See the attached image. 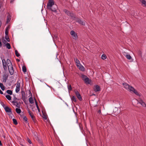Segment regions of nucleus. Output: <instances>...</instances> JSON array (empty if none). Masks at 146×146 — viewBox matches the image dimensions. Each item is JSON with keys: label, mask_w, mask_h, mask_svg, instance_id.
Masks as SVG:
<instances>
[{"label": "nucleus", "mask_w": 146, "mask_h": 146, "mask_svg": "<svg viewBox=\"0 0 146 146\" xmlns=\"http://www.w3.org/2000/svg\"><path fill=\"white\" fill-rule=\"evenodd\" d=\"M63 11L67 15L70 17L72 19L75 20L77 17L75 14L72 11L70 12L66 9H64Z\"/></svg>", "instance_id": "nucleus-1"}, {"label": "nucleus", "mask_w": 146, "mask_h": 146, "mask_svg": "<svg viewBox=\"0 0 146 146\" xmlns=\"http://www.w3.org/2000/svg\"><path fill=\"white\" fill-rule=\"evenodd\" d=\"M123 86L127 90H128L131 92L132 89H133V87L132 86H131L128 84L126 83H123Z\"/></svg>", "instance_id": "nucleus-2"}, {"label": "nucleus", "mask_w": 146, "mask_h": 146, "mask_svg": "<svg viewBox=\"0 0 146 146\" xmlns=\"http://www.w3.org/2000/svg\"><path fill=\"white\" fill-rule=\"evenodd\" d=\"M7 66L10 75H13V74L14 71L12 64L9 65Z\"/></svg>", "instance_id": "nucleus-3"}, {"label": "nucleus", "mask_w": 146, "mask_h": 146, "mask_svg": "<svg viewBox=\"0 0 146 146\" xmlns=\"http://www.w3.org/2000/svg\"><path fill=\"white\" fill-rule=\"evenodd\" d=\"M54 3L53 0H49L47 4V8H50V7H52L53 5H54Z\"/></svg>", "instance_id": "nucleus-4"}, {"label": "nucleus", "mask_w": 146, "mask_h": 146, "mask_svg": "<svg viewBox=\"0 0 146 146\" xmlns=\"http://www.w3.org/2000/svg\"><path fill=\"white\" fill-rule=\"evenodd\" d=\"M22 99L23 101L25 103L26 101V99L27 98V94L26 95L24 91H22L21 92Z\"/></svg>", "instance_id": "nucleus-5"}, {"label": "nucleus", "mask_w": 146, "mask_h": 146, "mask_svg": "<svg viewBox=\"0 0 146 146\" xmlns=\"http://www.w3.org/2000/svg\"><path fill=\"white\" fill-rule=\"evenodd\" d=\"M74 20L76 21V22L78 23L79 24L83 25H85V23L84 21H82L79 18L76 17Z\"/></svg>", "instance_id": "nucleus-6"}, {"label": "nucleus", "mask_w": 146, "mask_h": 146, "mask_svg": "<svg viewBox=\"0 0 146 146\" xmlns=\"http://www.w3.org/2000/svg\"><path fill=\"white\" fill-rule=\"evenodd\" d=\"M21 82L18 81L17 82L15 92L16 93H18L20 91V87Z\"/></svg>", "instance_id": "nucleus-7"}, {"label": "nucleus", "mask_w": 146, "mask_h": 146, "mask_svg": "<svg viewBox=\"0 0 146 146\" xmlns=\"http://www.w3.org/2000/svg\"><path fill=\"white\" fill-rule=\"evenodd\" d=\"M28 112L29 113V115L31 117L32 120L33 121L34 123H36V120L35 118V117L34 115L33 114V113L31 112L29 110H28Z\"/></svg>", "instance_id": "nucleus-8"}, {"label": "nucleus", "mask_w": 146, "mask_h": 146, "mask_svg": "<svg viewBox=\"0 0 146 146\" xmlns=\"http://www.w3.org/2000/svg\"><path fill=\"white\" fill-rule=\"evenodd\" d=\"M74 92L78 100L80 101H82V98L79 92L77 90H74Z\"/></svg>", "instance_id": "nucleus-9"}, {"label": "nucleus", "mask_w": 146, "mask_h": 146, "mask_svg": "<svg viewBox=\"0 0 146 146\" xmlns=\"http://www.w3.org/2000/svg\"><path fill=\"white\" fill-rule=\"evenodd\" d=\"M70 34L74 39H77L78 37L77 35L74 31H72L70 32Z\"/></svg>", "instance_id": "nucleus-10"}, {"label": "nucleus", "mask_w": 146, "mask_h": 146, "mask_svg": "<svg viewBox=\"0 0 146 146\" xmlns=\"http://www.w3.org/2000/svg\"><path fill=\"white\" fill-rule=\"evenodd\" d=\"M57 8V6L56 5H53L52 7H50V8H48V9L52 11L56 12V10Z\"/></svg>", "instance_id": "nucleus-11"}, {"label": "nucleus", "mask_w": 146, "mask_h": 146, "mask_svg": "<svg viewBox=\"0 0 146 146\" xmlns=\"http://www.w3.org/2000/svg\"><path fill=\"white\" fill-rule=\"evenodd\" d=\"M137 101L138 103L141 104L144 107H145L146 106V104L140 98L138 100H137Z\"/></svg>", "instance_id": "nucleus-12"}, {"label": "nucleus", "mask_w": 146, "mask_h": 146, "mask_svg": "<svg viewBox=\"0 0 146 146\" xmlns=\"http://www.w3.org/2000/svg\"><path fill=\"white\" fill-rule=\"evenodd\" d=\"M29 94H30V96H31L29 98V101L30 103L33 104L34 102V101L33 98L32 97V94L31 91L30 90L29 91Z\"/></svg>", "instance_id": "nucleus-13"}, {"label": "nucleus", "mask_w": 146, "mask_h": 146, "mask_svg": "<svg viewBox=\"0 0 146 146\" xmlns=\"http://www.w3.org/2000/svg\"><path fill=\"white\" fill-rule=\"evenodd\" d=\"M94 89L95 92H99L101 90L100 86L98 85H96L94 87Z\"/></svg>", "instance_id": "nucleus-14"}, {"label": "nucleus", "mask_w": 146, "mask_h": 146, "mask_svg": "<svg viewBox=\"0 0 146 146\" xmlns=\"http://www.w3.org/2000/svg\"><path fill=\"white\" fill-rule=\"evenodd\" d=\"M4 109L7 113H10L11 114H12V112L11 108H9L8 106H7Z\"/></svg>", "instance_id": "nucleus-15"}, {"label": "nucleus", "mask_w": 146, "mask_h": 146, "mask_svg": "<svg viewBox=\"0 0 146 146\" xmlns=\"http://www.w3.org/2000/svg\"><path fill=\"white\" fill-rule=\"evenodd\" d=\"M127 53L124 52L123 54V55L125 56L126 58L129 60H131L132 61V58L129 54H127Z\"/></svg>", "instance_id": "nucleus-16"}, {"label": "nucleus", "mask_w": 146, "mask_h": 146, "mask_svg": "<svg viewBox=\"0 0 146 146\" xmlns=\"http://www.w3.org/2000/svg\"><path fill=\"white\" fill-rule=\"evenodd\" d=\"M140 1L142 3V6L146 7V1L145 0H140Z\"/></svg>", "instance_id": "nucleus-17"}, {"label": "nucleus", "mask_w": 146, "mask_h": 146, "mask_svg": "<svg viewBox=\"0 0 146 146\" xmlns=\"http://www.w3.org/2000/svg\"><path fill=\"white\" fill-rule=\"evenodd\" d=\"M84 81L86 84H90V83L91 82V80L88 77L86 79H85V80Z\"/></svg>", "instance_id": "nucleus-18"}, {"label": "nucleus", "mask_w": 146, "mask_h": 146, "mask_svg": "<svg viewBox=\"0 0 146 146\" xmlns=\"http://www.w3.org/2000/svg\"><path fill=\"white\" fill-rule=\"evenodd\" d=\"M134 92L135 94L137 95L138 96H140L139 94L138 93V92L133 88V89H132V90H131V92Z\"/></svg>", "instance_id": "nucleus-19"}, {"label": "nucleus", "mask_w": 146, "mask_h": 146, "mask_svg": "<svg viewBox=\"0 0 146 146\" xmlns=\"http://www.w3.org/2000/svg\"><path fill=\"white\" fill-rule=\"evenodd\" d=\"M7 23H8L10 21L11 19V17L10 15H8L7 17Z\"/></svg>", "instance_id": "nucleus-20"}, {"label": "nucleus", "mask_w": 146, "mask_h": 146, "mask_svg": "<svg viewBox=\"0 0 146 146\" xmlns=\"http://www.w3.org/2000/svg\"><path fill=\"white\" fill-rule=\"evenodd\" d=\"M9 76L8 74H3V78L7 79Z\"/></svg>", "instance_id": "nucleus-21"}, {"label": "nucleus", "mask_w": 146, "mask_h": 146, "mask_svg": "<svg viewBox=\"0 0 146 146\" xmlns=\"http://www.w3.org/2000/svg\"><path fill=\"white\" fill-rule=\"evenodd\" d=\"M78 68H79L80 70L83 71H84L85 70L84 68L82 65H80Z\"/></svg>", "instance_id": "nucleus-22"}, {"label": "nucleus", "mask_w": 146, "mask_h": 146, "mask_svg": "<svg viewBox=\"0 0 146 146\" xmlns=\"http://www.w3.org/2000/svg\"><path fill=\"white\" fill-rule=\"evenodd\" d=\"M15 110L17 113L18 114L20 113L21 112V110L19 108H16L15 109Z\"/></svg>", "instance_id": "nucleus-23"}, {"label": "nucleus", "mask_w": 146, "mask_h": 146, "mask_svg": "<svg viewBox=\"0 0 146 146\" xmlns=\"http://www.w3.org/2000/svg\"><path fill=\"white\" fill-rule=\"evenodd\" d=\"M0 87L1 89L3 91L5 89V88L3 84L2 83H0Z\"/></svg>", "instance_id": "nucleus-24"}, {"label": "nucleus", "mask_w": 146, "mask_h": 146, "mask_svg": "<svg viewBox=\"0 0 146 146\" xmlns=\"http://www.w3.org/2000/svg\"><path fill=\"white\" fill-rule=\"evenodd\" d=\"M71 99L72 102H76V97L74 96H72L71 98Z\"/></svg>", "instance_id": "nucleus-25"}, {"label": "nucleus", "mask_w": 146, "mask_h": 146, "mask_svg": "<svg viewBox=\"0 0 146 146\" xmlns=\"http://www.w3.org/2000/svg\"><path fill=\"white\" fill-rule=\"evenodd\" d=\"M6 62L7 63V66L8 65H9L11 64H12L11 61L9 59H7V60Z\"/></svg>", "instance_id": "nucleus-26"}, {"label": "nucleus", "mask_w": 146, "mask_h": 146, "mask_svg": "<svg viewBox=\"0 0 146 146\" xmlns=\"http://www.w3.org/2000/svg\"><path fill=\"white\" fill-rule=\"evenodd\" d=\"M6 92L8 94L11 95L13 94V92L12 90H7V91Z\"/></svg>", "instance_id": "nucleus-27"}, {"label": "nucleus", "mask_w": 146, "mask_h": 146, "mask_svg": "<svg viewBox=\"0 0 146 146\" xmlns=\"http://www.w3.org/2000/svg\"><path fill=\"white\" fill-rule=\"evenodd\" d=\"M35 104H36V108H37L38 110V111H40V109H39V107L38 106L37 102L36 101V100L35 98Z\"/></svg>", "instance_id": "nucleus-28"}, {"label": "nucleus", "mask_w": 146, "mask_h": 146, "mask_svg": "<svg viewBox=\"0 0 146 146\" xmlns=\"http://www.w3.org/2000/svg\"><path fill=\"white\" fill-rule=\"evenodd\" d=\"M23 71L25 73L26 72V68L25 66H22Z\"/></svg>", "instance_id": "nucleus-29"}, {"label": "nucleus", "mask_w": 146, "mask_h": 146, "mask_svg": "<svg viewBox=\"0 0 146 146\" xmlns=\"http://www.w3.org/2000/svg\"><path fill=\"white\" fill-rule=\"evenodd\" d=\"M5 46H6L7 48L8 49H10L11 48L10 44L9 43H7L5 44Z\"/></svg>", "instance_id": "nucleus-30"}, {"label": "nucleus", "mask_w": 146, "mask_h": 146, "mask_svg": "<svg viewBox=\"0 0 146 146\" xmlns=\"http://www.w3.org/2000/svg\"><path fill=\"white\" fill-rule=\"evenodd\" d=\"M15 55L19 57V56H20V54L18 52L17 50H15Z\"/></svg>", "instance_id": "nucleus-31"}, {"label": "nucleus", "mask_w": 146, "mask_h": 146, "mask_svg": "<svg viewBox=\"0 0 146 146\" xmlns=\"http://www.w3.org/2000/svg\"><path fill=\"white\" fill-rule=\"evenodd\" d=\"M5 97L6 98L9 100H11V97L9 95H6Z\"/></svg>", "instance_id": "nucleus-32"}, {"label": "nucleus", "mask_w": 146, "mask_h": 146, "mask_svg": "<svg viewBox=\"0 0 146 146\" xmlns=\"http://www.w3.org/2000/svg\"><path fill=\"white\" fill-rule=\"evenodd\" d=\"M2 62L3 64V66L4 65H7V63L6 62V60L5 59H3L2 60Z\"/></svg>", "instance_id": "nucleus-33"}, {"label": "nucleus", "mask_w": 146, "mask_h": 146, "mask_svg": "<svg viewBox=\"0 0 146 146\" xmlns=\"http://www.w3.org/2000/svg\"><path fill=\"white\" fill-rule=\"evenodd\" d=\"M82 80H85V79H86L88 78V77L85 75H82Z\"/></svg>", "instance_id": "nucleus-34"}, {"label": "nucleus", "mask_w": 146, "mask_h": 146, "mask_svg": "<svg viewBox=\"0 0 146 146\" xmlns=\"http://www.w3.org/2000/svg\"><path fill=\"white\" fill-rule=\"evenodd\" d=\"M13 121L14 124L17 125L18 123L16 119L13 118Z\"/></svg>", "instance_id": "nucleus-35"}, {"label": "nucleus", "mask_w": 146, "mask_h": 146, "mask_svg": "<svg viewBox=\"0 0 146 146\" xmlns=\"http://www.w3.org/2000/svg\"><path fill=\"white\" fill-rule=\"evenodd\" d=\"M9 31L7 28H6L5 31V36H8Z\"/></svg>", "instance_id": "nucleus-36"}, {"label": "nucleus", "mask_w": 146, "mask_h": 146, "mask_svg": "<svg viewBox=\"0 0 146 146\" xmlns=\"http://www.w3.org/2000/svg\"><path fill=\"white\" fill-rule=\"evenodd\" d=\"M15 106L16 107L18 108H20V105L19 104V103L17 102L16 103L15 105Z\"/></svg>", "instance_id": "nucleus-37"}, {"label": "nucleus", "mask_w": 146, "mask_h": 146, "mask_svg": "<svg viewBox=\"0 0 146 146\" xmlns=\"http://www.w3.org/2000/svg\"><path fill=\"white\" fill-rule=\"evenodd\" d=\"M101 58L104 60L106 58V56L105 54H103L102 55Z\"/></svg>", "instance_id": "nucleus-38"}, {"label": "nucleus", "mask_w": 146, "mask_h": 146, "mask_svg": "<svg viewBox=\"0 0 146 146\" xmlns=\"http://www.w3.org/2000/svg\"><path fill=\"white\" fill-rule=\"evenodd\" d=\"M68 89L69 91H71L72 90V88L71 85H68Z\"/></svg>", "instance_id": "nucleus-39"}, {"label": "nucleus", "mask_w": 146, "mask_h": 146, "mask_svg": "<svg viewBox=\"0 0 146 146\" xmlns=\"http://www.w3.org/2000/svg\"><path fill=\"white\" fill-rule=\"evenodd\" d=\"M74 60L75 62L76 63H78L80 62V61L77 58H74Z\"/></svg>", "instance_id": "nucleus-40"}, {"label": "nucleus", "mask_w": 146, "mask_h": 146, "mask_svg": "<svg viewBox=\"0 0 146 146\" xmlns=\"http://www.w3.org/2000/svg\"><path fill=\"white\" fill-rule=\"evenodd\" d=\"M5 38L8 42H9L10 41V39L8 36H5Z\"/></svg>", "instance_id": "nucleus-41"}, {"label": "nucleus", "mask_w": 146, "mask_h": 146, "mask_svg": "<svg viewBox=\"0 0 146 146\" xmlns=\"http://www.w3.org/2000/svg\"><path fill=\"white\" fill-rule=\"evenodd\" d=\"M23 120L26 122V123H27V118L25 116H24L23 117Z\"/></svg>", "instance_id": "nucleus-42"}, {"label": "nucleus", "mask_w": 146, "mask_h": 146, "mask_svg": "<svg viewBox=\"0 0 146 146\" xmlns=\"http://www.w3.org/2000/svg\"><path fill=\"white\" fill-rule=\"evenodd\" d=\"M1 105L3 106V107L4 108V109H5V108L7 106H6L4 104L3 102H1Z\"/></svg>", "instance_id": "nucleus-43"}, {"label": "nucleus", "mask_w": 146, "mask_h": 146, "mask_svg": "<svg viewBox=\"0 0 146 146\" xmlns=\"http://www.w3.org/2000/svg\"><path fill=\"white\" fill-rule=\"evenodd\" d=\"M3 68L5 70H6L7 69V65H4L3 66Z\"/></svg>", "instance_id": "nucleus-44"}, {"label": "nucleus", "mask_w": 146, "mask_h": 146, "mask_svg": "<svg viewBox=\"0 0 146 146\" xmlns=\"http://www.w3.org/2000/svg\"><path fill=\"white\" fill-rule=\"evenodd\" d=\"M81 64L80 63V62L76 64V66L78 68L81 65Z\"/></svg>", "instance_id": "nucleus-45"}, {"label": "nucleus", "mask_w": 146, "mask_h": 146, "mask_svg": "<svg viewBox=\"0 0 146 146\" xmlns=\"http://www.w3.org/2000/svg\"><path fill=\"white\" fill-rule=\"evenodd\" d=\"M13 99L14 100H19V99H18L17 98H16L15 95H13Z\"/></svg>", "instance_id": "nucleus-46"}, {"label": "nucleus", "mask_w": 146, "mask_h": 146, "mask_svg": "<svg viewBox=\"0 0 146 146\" xmlns=\"http://www.w3.org/2000/svg\"><path fill=\"white\" fill-rule=\"evenodd\" d=\"M17 102V101H16L15 100L12 102V103L13 104V105H15V104Z\"/></svg>", "instance_id": "nucleus-47"}, {"label": "nucleus", "mask_w": 146, "mask_h": 146, "mask_svg": "<svg viewBox=\"0 0 146 146\" xmlns=\"http://www.w3.org/2000/svg\"><path fill=\"white\" fill-rule=\"evenodd\" d=\"M2 42L4 44H5L7 42L6 40H5L3 39L2 40Z\"/></svg>", "instance_id": "nucleus-48"}, {"label": "nucleus", "mask_w": 146, "mask_h": 146, "mask_svg": "<svg viewBox=\"0 0 146 146\" xmlns=\"http://www.w3.org/2000/svg\"><path fill=\"white\" fill-rule=\"evenodd\" d=\"M7 80V79L3 78V81L4 82H6Z\"/></svg>", "instance_id": "nucleus-49"}, {"label": "nucleus", "mask_w": 146, "mask_h": 146, "mask_svg": "<svg viewBox=\"0 0 146 146\" xmlns=\"http://www.w3.org/2000/svg\"><path fill=\"white\" fill-rule=\"evenodd\" d=\"M98 113H99V114H100L101 113V110L100 109L99 110H98Z\"/></svg>", "instance_id": "nucleus-50"}, {"label": "nucleus", "mask_w": 146, "mask_h": 146, "mask_svg": "<svg viewBox=\"0 0 146 146\" xmlns=\"http://www.w3.org/2000/svg\"><path fill=\"white\" fill-rule=\"evenodd\" d=\"M28 141L30 144L31 143V140H30V139H28Z\"/></svg>", "instance_id": "nucleus-51"}, {"label": "nucleus", "mask_w": 146, "mask_h": 146, "mask_svg": "<svg viewBox=\"0 0 146 146\" xmlns=\"http://www.w3.org/2000/svg\"><path fill=\"white\" fill-rule=\"evenodd\" d=\"M2 44L1 42L0 41V47H1Z\"/></svg>", "instance_id": "nucleus-52"}, {"label": "nucleus", "mask_w": 146, "mask_h": 146, "mask_svg": "<svg viewBox=\"0 0 146 146\" xmlns=\"http://www.w3.org/2000/svg\"><path fill=\"white\" fill-rule=\"evenodd\" d=\"M43 118L45 119H47V117L46 116H44V117Z\"/></svg>", "instance_id": "nucleus-53"}, {"label": "nucleus", "mask_w": 146, "mask_h": 146, "mask_svg": "<svg viewBox=\"0 0 146 146\" xmlns=\"http://www.w3.org/2000/svg\"><path fill=\"white\" fill-rule=\"evenodd\" d=\"M1 21H0V27H1Z\"/></svg>", "instance_id": "nucleus-54"}, {"label": "nucleus", "mask_w": 146, "mask_h": 146, "mask_svg": "<svg viewBox=\"0 0 146 146\" xmlns=\"http://www.w3.org/2000/svg\"><path fill=\"white\" fill-rule=\"evenodd\" d=\"M16 60H17V61H18V62H19V61H20V60H19V59H16Z\"/></svg>", "instance_id": "nucleus-55"}, {"label": "nucleus", "mask_w": 146, "mask_h": 146, "mask_svg": "<svg viewBox=\"0 0 146 146\" xmlns=\"http://www.w3.org/2000/svg\"><path fill=\"white\" fill-rule=\"evenodd\" d=\"M14 0H11V1H14Z\"/></svg>", "instance_id": "nucleus-56"}, {"label": "nucleus", "mask_w": 146, "mask_h": 146, "mask_svg": "<svg viewBox=\"0 0 146 146\" xmlns=\"http://www.w3.org/2000/svg\"><path fill=\"white\" fill-rule=\"evenodd\" d=\"M6 28H7V29L9 30V27H7Z\"/></svg>", "instance_id": "nucleus-57"}]
</instances>
